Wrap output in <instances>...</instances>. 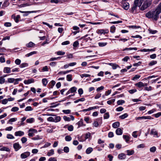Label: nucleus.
I'll use <instances>...</instances> for the list:
<instances>
[{
	"label": "nucleus",
	"mask_w": 161,
	"mask_h": 161,
	"mask_svg": "<svg viewBox=\"0 0 161 161\" xmlns=\"http://www.w3.org/2000/svg\"><path fill=\"white\" fill-rule=\"evenodd\" d=\"M159 14H158L157 11H149L146 14V17L148 18H152L155 20H157L158 18Z\"/></svg>",
	"instance_id": "f257e3e1"
},
{
	"label": "nucleus",
	"mask_w": 161,
	"mask_h": 161,
	"mask_svg": "<svg viewBox=\"0 0 161 161\" xmlns=\"http://www.w3.org/2000/svg\"><path fill=\"white\" fill-rule=\"evenodd\" d=\"M152 3L151 1L146 0L143 3V5L141 7L140 9L142 10H144L148 7H149L151 4Z\"/></svg>",
	"instance_id": "f03ea898"
},
{
	"label": "nucleus",
	"mask_w": 161,
	"mask_h": 161,
	"mask_svg": "<svg viewBox=\"0 0 161 161\" xmlns=\"http://www.w3.org/2000/svg\"><path fill=\"white\" fill-rule=\"evenodd\" d=\"M150 134L153 135V137L156 138H158L160 136L157 130L154 128L152 129L151 130Z\"/></svg>",
	"instance_id": "7ed1b4c3"
},
{
	"label": "nucleus",
	"mask_w": 161,
	"mask_h": 161,
	"mask_svg": "<svg viewBox=\"0 0 161 161\" xmlns=\"http://www.w3.org/2000/svg\"><path fill=\"white\" fill-rule=\"evenodd\" d=\"M28 135L30 137H32L34 135L35 133H37V130L35 129H30L29 130Z\"/></svg>",
	"instance_id": "20e7f679"
},
{
	"label": "nucleus",
	"mask_w": 161,
	"mask_h": 161,
	"mask_svg": "<svg viewBox=\"0 0 161 161\" xmlns=\"http://www.w3.org/2000/svg\"><path fill=\"white\" fill-rule=\"evenodd\" d=\"M48 116H54V122H59L61 119V118L59 116H56L55 115L53 114H47Z\"/></svg>",
	"instance_id": "39448f33"
},
{
	"label": "nucleus",
	"mask_w": 161,
	"mask_h": 161,
	"mask_svg": "<svg viewBox=\"0 0 161 161\" xmlns=\"http://www.w3.org/2000/svg\"><path fill=\"white\" fill-rule=\"evenodd\" d=\"M108 32V31L107 29H99L97 31V34L102 35L107 34Z\"/></svg>",
	"instance_id": "423d86ee"
},
{
	"label": "nucleus",
	"mask_w": 161,
	"mask_h": 161,
	"mask_svg": "<svg viewBox=\"0 0 161 161\" xmlns=\"http://www.w3.org/2000/svg\"><path fill=\"white\" fill-rule=\"evenodd\" d=\"M30 153L29 152H26L22 153L20 155L21 158L23 159H25L29 157Z\"/></svg>",
	"instance_id": "0eeeda50"
},
{
	"label": "nucleus",
	"mask_w": 161,
	"mask_h": 161,
	"mask_svg": "<svg viewBox=\"0 0 161 161\" xmlns=\"http://www.w3.org/2000/svg\"><path fill=\"white\" fill-rule=\"evenodd\" d=\"M13 147L15 150L17 151L20 149L21 147L19 143L16 142L13 144Z\"/></svg>",
	"instance_id": "6e6552de"
},
{
	"label": "nucleus",
	"mask_w": 161,
	"mask_h": 161,
	"mask_svg": "<svg viewBox=\"0 0 161 161\" xmlns=\"http://www.w3.org/2000/svg\"><path fill=\"white\" fill-rule=\"evenodd\" d=\"M34 82V80L33 78H31L28 80H24V83L25 84H29Z\"/></svg>",
	"instance_id": "1a4fd4ad"
},
{
	"label": "nucleus",
	"mask_w": 161,
	"mask_h": 161,
	"mask_svg": "<svg viewBox=\"0 0 161 161\" xmlns=\"http://www.w3.org/2000/svg\"><path fill=\"white\" fill-rule=\"evenodd\" d=\"M144 0H135L134 3L138 7L140 6Z\"/></svg>",
	"instance_id": "9d476101"
},
{
	"label": "nucleus",
	"mask_w": 161,
	"mask_h": 161,
	"mask_svg": "<svg viewBox=\"0 0 161 161\" xmlns=\"http://www.w3.org/2000/svg\"><path fill=\"white\" fill-rule=\"evenodd\" d=\"M24 135V132L21 131H16L14 133V135L16 136H21Z\"/></svg>",
	"instance_id": "9b49d317"
},
{
	"label": "nucleus",
	"mask_w": 161,
	"mask_h": 161,
	"mask_svg": "<svg viewBox=\"0 0 161 161\" xmlns=\"http://www.w3.org/2000/svg\"><path fill=\"white\" fill-rule=\"evenodd\" d=\"M123 128H117L115 132L118 135H121L123 133Z\"/></svg>",
	"instance_id": "f8f14e48"
},
{
	"label": "nucleus",
	"mask_w": 161,
	"mask_h": 161,
	"mask_svg": "<svg viewBox=\"0 0 161 161\" xmlns=\"http://www.w3.org/2000/svg\"><path fill=\"white\" fill-rule=\"evenodd\" d=\"M9 4L8 0H5L2 5V8H4L7 7Z\"/></svg>",
	"instance_id": "ddd939ff"
},
{
	"label": "nucleus",
	"mask_w": 161,
	"mask_h": 161,
	"mask_svg": "<svg viewBox=\"0 0 161 161\" xmlns=\"http://www.w3.org/2000/svg\"><path fill=\"white\" fill-rule=\"evenodd\" d=\"M135 85L139 88L145 86V85L144 83L141 81L135 84Z\"/></svg>",
	"instance_id": "4468645a"
},
{
	"label": "nucleus",
	"mask_w": 161,
	"mask_h": 161,
	"mask_svg": "<svg viewBox=\"0 0 161 161\" xmlns=\"http://www.w3.org/2000/svg\"><path fill=\"white\" fill-rule=\"evenodd\" d=\"M35 45V44L31 42H30L28 43L26 45V46L28 48H31L34 47Z\"/></svg>",
	"instance_id": "2eb2a0df"
},
{
	"label": "nucleus",
	"mask_w": 161,
	"mask_h": 161,
	"mask_svg": "<svg viewBox=\"0 0 161 161\" xmlns=\"http://www.w3.org/2000/svg\"><path fill=\"white\" fill-rule=\"evenodd\" d=\"M120 123L119 122H116L112 124V127L114 128H117L119 126Z\"/></svg>",
	"instance_id": "dca6fc26"
},
{
	"label": "nucleus",
	"mask_w": 161,
	"mask_h": 161,
	"mask_svg": "<svg viewBox=\"0 0 161 161\" xmlns=\"http://www.w3.org/2000/svg\"><path fill=\"white\" fill-rule=\"evenodd\" d=\"M118 158L120 159H123L125 158L126 156L124 154L122 153L118 155Z\"/></svg>",
	"instance_id": "f3484780"
},
{
	"label": "nucleus",
	"mask_w": 161,
	"mask_h": 161,
	"mask_svg": "<svg viewBox=\"0 0 161 161\" xmlns=\"http://www.w3.org/2000/svg\"><path fill=\"white\" fill-rule=\"evenodd\" d=\"M156 10L158 14H160L161 12V2L158 6Z\"/></svg>",
	"instance_id": "a211bd4d"
},
{
	"label": "nucleus",
	"mask_w": 161,
	"mask_h": 161,
	"mask_svg": "<svg viewBox=\"0 0 161 161\" xmlns=\"http://www.w3.org/2000/svg\"><path fill=\"white\" fill-rule=\"evenodd\" d=\"M109 65L112 66L113 69H115L117 67H119L118 65L115 64L110 63Z\"/></svg>",
	"instance_id": "6ab92c4d"
},
{
	"label": "nucleus",
	"mask_w": 161,
	"mask_h": 161,
	"mask_svg": "<svg viewBox=\"0 0 161 161\" xmlns=\"http://www.w3.org/2000/svg\"><path fill=\"white\" fill-rule=\"evenodd\" d=\"M123 7L125 9H128L129 8V3H124L123 5Z\"/></svg>",
	"instance_id": "aec40b11"
},
{
	"label": "nucleus",
	"mask_w": 161,
	"mask_h": 161,
	"mask_svg": "<svg viewBox=\"0 0 161 161\" xmlns=\"http://www.w3.org/2000/svg\"><path fill=\"white\" fill-rule=\"evenodd\" d=\"M42 82L44 86H46L48 83L47 80L46 78H44L42 80Z\"/></svg>",
	"instance_id": "412c9836"
},
{
	"label": "nucleus",
	"mask_w": 161,
	"mask_h": 161,
	"mask_svg": "<svg viewBox=\"0 0 161 161\" xmlns=\"http://www.w3.org/2000/svg\"><path fill=\"white\" fill-rule=\"evenodd\" d=\"M128 116L127 113H125L124 114L119 116V118L121 119H124L127 118Z\"/></svg>",
	"instance_id": "4be33fe9"
},
{
	"label": "nucleus",
	"mask_w": 161,
	"mask_h": 161,
	"mask_svg": "<svg viewBox=\"0 0 161 161\" xmlns=\"http://www.w3.org/2000/svg\"><path fill=\"white\" fill-rule=\"evenodd\" d=\"M0 150L1 151H6L7 152H9L10 149L8 147H3L0 149Z\"/></svg>",
	"instance_id": "5701e85b"
},
{
	"label": "nucleus",
	"mask_w": 161,
	"mask_h": 161,
	"mask_svg": "<svg viewBox=\"0 0 161 161\" xmlns=\"http://www.w3.org/2000/svg\"><path fill=\"white\" fill-rule=\"evenodd\" d=\"M127 154L128 155H130L134 153V151L133 150H127L126 151Z\"/></svg>",
	"instance_id": "b1692460"
},
{
	"label": "nucleus",
	"mask_w": 161,
	"mask_h": 161,
	"mask_svg": "<svg viewBox=\"0 0 161 161\" xmlns=\"http://www.w3.org/2000/svg\"><path fill=\"white\" fill-rule=\"evenodd\" d=\"M92 150L93 149L91 147H88L86 150V153L87 154H89L91 153Z\"/></svg>",
	"instance_id": "393cba45"
},
{
	"label": "nucleus",
	"mask_w": 161,
	"mask_h": 161,
	"mask_svg": "<svg viewBox=\"0 0 161 161\" xmlns=\"http://www.w3.org/2000/svg\"><path fill=\"white\" fill-rule=\"evenodd\" d=\"M54 154V151L53 149L50 150L47 153V155L48 156H50Z\"/></svg>",
	"instance_id": "a878e982"
},
{
	"label": "nucleus",
	"mask_w": 161,
	"mask_h": 161,
	"mask_svg": "<svg viewBox=\"0 0 161 161\" xmlns=\"http://www.w3.org/2000/svg\"><path fill=\"white\" fill-rule=\"evenodd\" d=\"M28 66V64L27 63H22L19 66V67L21 68H24L25 67H27Z\"/></svg>",
	"instance_id": "bb28decb"
},
{
	"label": "nucleus",
	"mask_w": 161,
	"mask_h": 161,
	"mask_svg": "<svg viewBox=\"0 0 161 161\" xmlns=\"http://www.w3.org/2000/svg\"><path fill=\"white\" fill-rule=\"evenodd\" d=\"M17 119L16 118H12L10 119H9L8 122V123H9L10 124H12V123H10V122H13L17 120Z\"/></svg>",
	"instance_id": "cd10ccee"
},
{
	"label": "nucleus",
	"mask_w": 161,
	"mask_h": 161,
	"mask_svg": "<svg viewBox=\"0 0 161 161\" xmlns=\"http://www.w3.org/2000/svg\"><path fill=\"white\" fill-rule=\"evenodd\" d=\"M77 88L75 87H73L70 89V91L71 93H74L76 92L77 90Z\"/></svg>",
	"instance_id": "c85d7f7f"
},
{
	"label": "nucleus",
	"mask_w": 161,
	"mask_h": 161,
	"mask_svg": "<svg viewBox=\"0 0 161 161\" xmlns=\"http://www.w3.org/2000/svg\"><path fill=\"white\" fill-rule=\"evenodd\" d=\"M36 53H37V52L36 51L32 52L26 54L25 55V56L26 57H29L31 56L33 54H35Z\"/></svg>",
	"instance_id": "c756f323"
},
{
	"label": "nucleus",
	"mask_w": 161,
	"mask_h": 161,
	"mask_svg": "<svg viewBox=\"0 0 161 161\" xmlns=\"http://www.w3.org/2000/svg\"><path fill=\"white\" fill-rule=\"evenodd\" d=\"M65 140L67 142H69L72 140L71 137L69 135H67L65 137Z\"/></svg>",
	"instance_id": "7c9ffc66"
},
{
	"label": "nucleus",
	"mask_w": 161,
	"mask_h": 161,
	"mask_svg": "<svg viewBox=\"0 0 161 161\" xmlns=\"http://www.w3.org/2000/svg\"><path fill=\"white\" fill-rule=\"evenodd\" d=\"M109 117V114L108 112L105 113L103 116V118L104 119H108Z\"/></svg>",
	"instance_id": "2f4dec72"
},
{
	"label": "nucleus",
	"mask_w": 161,
	"mask_h": 161,
	"mask_svg": "<svg viewBox=\"0 0 161 161\" xmlns=\"http://www.w3.org/2000/svg\"><path fill=\"white\" fill-rule=\"evenodd\" d=\"M123 136V138L125 140L126 142H127L129 140L130 138L129 136L127 135H124Z\"/></svg>",
	"instance_id": "473e14b6"
},
{
	"label": "nucleus",
	"mask_w": 161,
	"mask_h": 161,
	"mask_svg": "<svg viewBox=\"0 0 161 161\" xmlns=\"http://www.w3.org/2000/svg\"><path fill=\"white\" fill-rule=\"evenodd\" d=\"M142 119H152L153 118L150 116H142Z\"/></svg>",
	"instance_id": "72a5a7b5"
},
{
	"label": "nucleus",
	"mask_w": 161,
	"mask_h": 161,
	"mask_svg": "<svg viewBox=\"0 0 161 161\" xmlns=\"http://www.w3.org/2000/svg\"><path fill=\"white\" fill-rule=\"evenodd\" d=\"M107 44V42H100L98 43V45L101 47H103L105 46Z\"/></svg>",
	"instance_id": "f704fd0d"
},
{
	"label": "nucleus",
	"mask_w": 161,
	"mask_h": 161,
	"mask_svg": "<svg viewBox=\"0 0 161 161\" xmlns=\"http://www.w3.org/2000/svg\"><path fill=\"white\" fill-rule=\"evenodd\" d=\"M20 18V16L19 15H17L16 17H14V19L15 22L17 23L19 22V19Z\"/></svg>",
	"instance_id": "c9c22d12"
},
{
	"label": "nucleus",
	"mask_w": 161,
	"mask_h": 161,
	"mask_svg": "<svg viewBox=\"0 0 161 161\" xmlns=\"http://www.w3.org/2000/svg\"><path fill=\"white\" fill-rule=\"evenodd\" d=\"M137 50V48L136 47H130V48H126L125 49H124V51L125 50Z\"/></svg>",
	"instance_id": "e433bc0d"
},
{
	"label": "nucleus",
	"mask_w": 161,
	"mask_h": 161,
	"mask_svg": "<svg viewBox=\"0 0 161 161\" xmlns=\"http://www.w3.org/2000/svg\"><path fill=\"white\" fill-rule=\"evenodd\" d=\"M156 150V148L155 146H153L150 149V151L151 152L154 153L155 152Z\"/></svg>",
	"instance_id": "4c0bfd02"
},
{
	"label": "nucleus",
	"mask_w": 161,
	"mask_h": 161,
	"mask_svg": "<svg viewBox=\"0 0 161 161\" xmlns=\"http://www.w3.org/2000/svg\"><path fill=\"white\" fill-rule=\"evenodd\" d=\"M125 103L124 100H119L117 101V104L119 105H121Z\"/></svg>",
	"instance_id": "58836bf2"
},
{
	"label": "nucleus",
	"mask_w": 161,
	"mask_h": 161,
	"mask_svg": "<svg viewBox=\"0 0 161 161\" xmlns=\"http://www.w3.org/2000/svg\"><path fill=\"white\" fill-rule=\"evenodd\" d=\"M67 80L68 81H71L72 80V75H68L66 77Z\"/></svg>",
	"instance_id": "ea45409f"
},
{
	"label": "nucleus",
	"mask_w": 161,
	"mask_h": 161,
	"mask_svg": "<svg viewBox=\"0 0 161 161\" xmlns=\"http://www.w3.org/2000/svg\"><path fill=\"white\" fill-rule=\"evenodd\" d=\"M7 138L8 139H14V137L11 134H8L7 135Z\"/></svg>",
	"instance_id": "a19ab883"
},
{
	"label": "nucleus",
	"mask_w": 161,
	"mask_h": 161,
	"mask_svg": "<svg viewBox=\"0 0 161 161\" xmlns=\"http://www.w3.org/2000/svg\"><path fill=\"white\" fill-rule=\"evenodd\" d=\"M21 140L22 143H24L27 141V138L25 137H23L21 138Z\"/></svg>",
	"instance_id": "79ce46f5"
},
{
	"label": "nucleus",
	"mask_w": 161,
	"mask_h": 161,
	"mask_svg": "<svg viewBox=\"0 0 161 161\" xmlns=\"http://www.w3.org/2000/svg\"><path fill=\"white\" fill-rule=\"evenodd\" d=\"M115 27L114 25L112 26L110 28V32H112V33H114L115 32Z\"/></svg>",
	"instance_id": "37998d69"
},
{
	"label": "nucleus",
	"mask_w": 161,
	"mask_h": 161,
	"mask_svg": "<svg viewBox=\"0 0 161 161\" xmlns=\"http://www.w3.org/2000/svg\"><path fill=\"white\" fill-rule=\"evenodd\" d=\"M33 110V109L31 106L27 107L25 109V111H32Z\"/></svg>",
	"instance_id": "c03bdc74"
},
{
	"label": "nucleus",
	"mask_w": 161,
	"mask_h": 161,
	"mask_svg": "<svg viewBox=\"0 0 161 161\" xmlns=\"http://www.w3.org/2000/svg\"><path fill=\"white\" fill-rule=\"evenodd\" d=\"M137 91L136 89L134 88L132 89H131L129 91V92L131 94H133Z\"/></svg>",
	"instance_id": "a18cd8bd"
},
{
	"label": "nucleus",
	"mask_w": 161,
	"mask_h": 161,
	"mask_svg": "<svg viewBox=\"0 0 161 161\" xmlns=\"http://www.w3.org/2000/svg\"><path fill=\"white\" fill-rule=\"evenodd\" d=\"M21 80H22L21 78H17L15 79V81L14 82V84L16 85L18 84V81H21Z\"/></svg>",
	"instance_id": "49530a36"
},
{
	"label": "nucleus",
	"mask_w": 161,
	"mask_h": 161,
	"mask_svg": "<svg viewBox=\"0 0 161 161\" xmlns=\"http://www.w3.org/2000/svg\"><path fill=\"white\" fill-rule=\"evenodd\" d=\"M62 112L66 114H69L70 113V110L69 109L63 110H62Z\"/></svg>",
	"instance_id": "de8ad7c7"
},
{
	"label": "nucleus",
	"mask_w": 161,
	"mask_h": 161,
	"mask_svg": "<svg viewBox=\"0 0 161 161\" xmlns=\"http://www.w3.org/2000/svg\"><path fill=\"white\" fill-rule=\"evenodd\" d=\"M63 119L65 121H70V118L69 117H67L65 116H64Z\"/></svg>",
	"instance_id": "09e8293b"
},
{
	"label": "nucleus",
	"mask_w": 161,
	"mask_h": 161,
	"mask_svg": "<svg viewBox=\"0 0 161 161\" xmlns=\"http://www.w3.org/2000/svg\"><path fill=\"white\" fill-rule=\"evenodd\" d=\"M63 150L65 153H68L69 151V148L67 147H64Z\"/></svg>",
	"instance_id": "8fccbe9b"
},
{
	"label": "nucleus",
	"mask_w": 161,
	"mask_h": 161,
	"mask_svg": "<svg viewBox=\"0 0 161 161\" xmlns=\"http://www.w3.org/2000/svg\"><path fill=\"white\" fill-rule=\"evenodd\" d=\"M79 44V43L78 42V41H76L74 42L73 45L74 47H78Z\"/></svg>",
	"instance_id": "3c124183"
},
{
	"label": "nucleus",
	"mask_w": 161,
	"mask_h": 161,
	"mask_svg": "<svg viewBox=\"0 0 161 161\" xmlns=\"http://www.w3.org/2000/svg\"><path fill=\"white\" fill-rule=\"evenodd\" d=\"M19 109V108L17 107H14L12 108L11 109V111L12 112H16L18 111Z\"/></svg>",
	"instance_id": "603ef678"
},
{
	"label": "nucleus",
	"mask_w": 161,
	"mask_h": 161,
	"mask_svg": "<svg viewBox=\"0 0 161 161\" xmlns=\"http://www.w3.org/2000/svg\"><path fill=\"white\" fill-rule=\"evenodd\" d=\"M141 76L139 75H135V76L133 78L132 80H135L139 79Z\"/></svg>",
	"instance_id": "864d4df0"
},
{
	"label": "nucleus",
	"mask_w": 161,
	"mask_h": 161,
	"mask_svg": "<svg viewBox=\"0 0 161 161\" xmlns=\"http://www.w3.org/2000/svg\"><path fill=\"white\" fill-rule=\"evenodd\" d=\"M26 121L27 123H32L34 121V119L33 118H31V119H27Z\"/></svg>",
	"instance_id": "5fc2aeb1"
},
{
	"label": "nucleus",
	"mask_w": 161,
	"mask_h": 161,
	"mask_svg": "<svg viewBox=\"0 0 161 161\" xmlns=\"http://www.w3.org/2000/svg\"><path fill=\"white\" fill-rule=\"evenodd\" d=\"M157 63V62L156 61H151L150 63H149V65L150 66H152L156 64Z\"/></svg>",
	"instance_id": "6e6d98bb"
},
{
	"label": "nucleus",
	"mask_w": 161,
	"mask_h": 161,
	"mask_svg": "<svg viewBox=\"0 0 161 161\" xmlns=\"http://www.w3.org/2000/svg\"><path fill=\"white\" fill-rule=\"evenodd\" d=\"M81 77L82 78H83L84 77H87L90 76V75L88 74H83L80 75Z\"/></svg>",
	"instance_id": "4d7b16f0"
},
{
	"label": "nucleus",
	"mask_w": 161,
	"mask_h": 161,
	"mask_svg": "<svg viewBox=\"0 0 161 161\" xmlns=\"http://www.w3.org/2000/svg\"><path fill=\"white\" fill-rule=\"evenodd\" d=\"M21 60L19 59H17L15 61V63L17 65H19L21 63Z\"/></svg>",
	"instance_id": "13d9d810"
},
{
	"label": "nucleus",
	"mask_w": 161,
	"mask_h": 161,
	"mask_svg": "<svg viewBox=\"0 0 161 161\" xmlns=\"http://www.w3.org/2000/svg\"><path fill=\"white\" fill-rule=\"evenodd\" d=\"M65 54V53L64 52H63L60 51H58L57 52V54L58 55H64Z\"/></svg>",
	"instance_id": "bf43d9fd"
},
{
	"label": "nucleus",
	"mask_w": 161,
	"mask_h": 161,
	"mask_svg": "<svg viewBox=\"0 0 161 161\" xmlns=\"http://www.w3.org/2000/svg\"><path fill=\"white\" fill-rule=\"evenodd\" d=\"M123 109L124 108L120 106L118 108H116V110L117 111L119 112L122 111L123 110Z\"/></svg>",
	"instance_id": "052dcab7"
},
{
	"label": "nucleus",
	"mask_w": 161,
	"mask_h": 161,
	"mask_svg": "<svg viewBox=\"0 0 161 161\" xmlns=\"http://www.w3.org/2000/svg\"><path fill=\"white\" fill-rule=\"evenodd\" d=\"M78 92L80 95H81L83 93V89L82 88H79L78 90Z\"/></svg>",
	"instance_id": "680f3d73"
},
{
	"label": "nucleus",
	"mask_w": 161,
	"mask_h": 161,
	"mask_svg": "<svg viewBox=\"0 0 161 161\" xmlns=\"http://www.w3.org/2000/svg\"><path fill=\"white\" fill-rule=\"evenodd\" d=\"M137 7L138 6L136 5L135 4V3H134L133 5L131 8L132 10L133 11L134 10H135Z\"/></svg>",
	"instance_id": "e2e57ef3"
},
{
	"label": "nucleus",
	"mask_w": 161,
	"mask_h": 161,
	"mask_svg": "<svg viewBox=\"0 0 161 161\" xmlns=\"http://www.w3.org/2000/svg\"><path fill=\"white\" fill-rule=\"evenodd\" d=\"M54 117H50L47 119V120L49 121L54 122Z\"/></svg>",
	"instance_id": "0e129e2a"
},
{
	"label": "nucleus",
	"mask_w": 161,
	"mask_h": 161,
	"mask_svg": "<svg viewBox=\"0 0 161 161\" xmlns=\"http://www.w3.org/2000/svg\"><path fill=\"white\" fill-rule=\"evenodd\" d=\"M129 59V57L128 56H126L124 58L122 59V60L124 62H126Z\"/></svg>",
	"instance_id": "69168bd1"
},
{
	"label": "nucleus",
	"mask_w": 161,
	"mask_h": 161,
	"mask_svg": "<svg viewBox=\"0 0 161 161\" xmlns=\"http://www.w3.org/2000/svg\"><path fill=\"white\" fill-rule=\"evenodd\" d=\"M154 116L156 118H158L161 116V112H158L157 114H154Z\"/></svg>",
	"instance_id": "338daca9"
},
{
	"label": "nucleus",
	"mask_w": 161,
	"mask_h": 161,
	"mask_svg": "<svg viewBox=\"0 0 161 161\" xmlns=\"http://www.w3.org/2000/svg\"><path fill=\"white\" fill-rule=\"evenodd\" d=\"M48 161H57V160L55 158L51 157L49 159Z\"/></svg>",
	"instance_id": "774afa93"
}]
</instances>
